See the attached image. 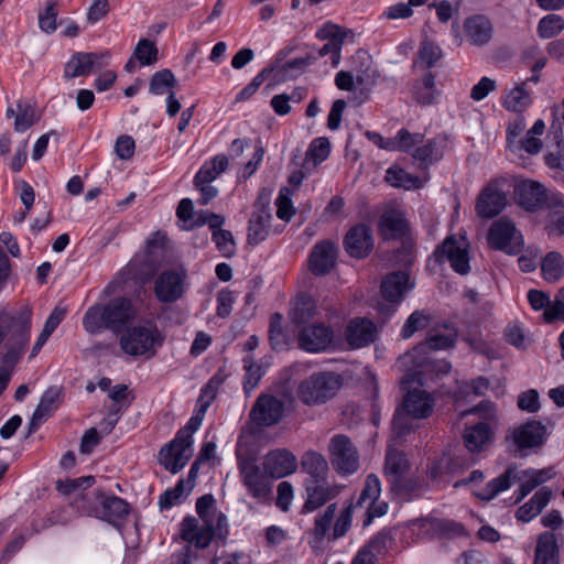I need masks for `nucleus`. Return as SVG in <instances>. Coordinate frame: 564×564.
Instances as JSON below:
<instances>
[{
    "instance_id": "f257e3e1",
    "label": "nucleus",
    "mask_w": 564,
    "mask_h": 564,
    "mask_svg": "<svg viewBox=\"0 0 564 564\" xmlns=\"http://www.w3.org/2000/svg\"><path fill=\"white\" fill-rule=\"evenodd\" d=\"M196 512L202 521L195 517H186L181 522V538L197 549H206L214 538L226 540L228 535L227 517L215 507L213 495H204L196 501Z\"/></svg>"
},
{
    "instance_id": "f03ea898",
    "label": "nucleus",
    "mask_w": 564,
    "mask_h": 564,
    "mask_svg": "<svg viewBox=\"0 0 564 564\" xmlns=\"http://www.w3.org/2000/svg\"><path fill=\"white\" fill-rule=\"evenodd\" d=\"M316 36L321 40H327V43L318 50L313 48L305 55L296 56L286 62L285 58L290 55L293 48L285 47L278 53L274 62L264 70H289L312 66H328L327 61L323 64H317L318 59H323L326 56H329V66L333 68L337 67L340 61V50L345 39L340 28L333 23H326L317 31Z\"/></svg>"
},
{
    "instance_id": "7ed1b4c3",
    "label": "nucleus",
    "mask_w": 564,
    "mask_h": 564,
    "mask_svg": "<svg viewBox=\"0 0 564 564\" xmlns=\"http://www.w3.org/2000/svg\"><path fill=\"white\" fill-rule=\"evenodd\" d=\"M135 317L137 310L131 300L116 297L108 304L90 306L83 317V326L89 334H98L104 328L117 333Z\"/></svg>"
},
{
    "instance_id": "20e7f679",
    "label": "nucleus",
    "mask_w": 564,
    "mask_h": 564,
    "mask_svg": "<svg viewBox=\"0 0 564 564\" xmlns=\"http://www.w3.org/2000/svg\"><path fill=\"white\" fill-rule=\"evenodd\" d=\"M164 343V335L154 324L128 328L120 338V347L129 356L150 359Z\"/></svg>"
},
{
    "instance_id": "39448f33",
    "label": "nucleus",
    "mask_w": 564,
    "mask_h": 564,
    "mask_svg": "<svg viewBox=\"0 0 564 564\" xmlns=\"http://www.w3.org/2000/svg\"><path fill=\"white\" fill-rule=\"evenodd\" d=\"M341 386L334 372H318L305 379L299 387V398L305 404H321L336 395Z\"/></svg>"
},
{
    "instance_id": "423d86ee",
    "label": "nucleus",
    "mask_w": 564,
    "mask_h": 564,
    "mask_svg": "<svg viewBox=\"0 0 564 564\" xmlns=\"http://www.w3.org/2000/svg\"><path fill=\"white\" fill-rule=\"evenodd\" d=\"M329 460L339 475H352L360 466L357 447L345 434H336L328 444Z\"/></svg>"
},
{
    "instance_id": "0eeeda50",
    "label": "nucleus",
    "mask_w": 564,
    "mask_h": 564,
    "mask_svg": "<svg viewBox=\"0 0 564 564\" xmlns=\"http://www.w3.org/2000/svg\"><path fill=\"white\" fill-rule=\"evenodd\" d=\"M434 257L440 263L444 260L449 262L451 268L460 275H466L470 271L469 242L464 236L446 237L435 249Z\"/></svg>"
},
{
    "instance_id": "6e6552de",
    "label": "nucleus",
    "mask_w": 564,
    "mask_h": 564,
    "mask_svg": "<svg viewBox=\"0 0 564 564\" xmlns=\"http://www.w3.org/2000/svg\"><path fill=\"white\" fill-rule=\"evenodd\" d=\"M545 434L546 427L541 422L532 420L510 429L505 442L510 448L524 456L528 449L540 448L543 445Z\"/></svg>"
},
{
    "instance_id": "1a4fd4ad",
    "label": "nucleus",
    "mask_w": 564,
    "mask_h": 564,
    "mask_svg": "<svg viewBox=\"0 0 564 564\" xmlns=\"http://www.w3.org/2000/svg\"><path fill=\"white\" fill-rule=\"evenodd\" d=\"M414 383H417L415 373H404L401 379V388L406 391L403 410L413 419H424L432 413L434 399L425 390L412 387Z\"/></svg>"
},
{
    "instance_id": "9d476101",
    "label": "nucleus",
    "mask_w": 564,
    "mask_h": 564,
    "mask_svg": "<svg viewBox=\"0 0 564 564\" xmlns=\"http://www.w3.org/2000/svg\"><path fill=\"white\" fill-rule=\"evenodd\" d=\"M456 338L457 332L453 326L444 325L442 327H434L429 332L424 343L399 357L398 365L399 367H406L421 355H424L429 349L440 350L449 348L454 346Z\"/></svg>"
},
{
    "instance_id": "9b49d317",
    "label": "nucleus",
    "mask_w": 564,
    "mask_h": 564,
    "mask_svg": "<svg viewBox=\"0 0 564 564\" xmlns=\"http://www.w3.org/2000/svg\"><path fill=\"white\" fill-rule=\"evenodd\" d=\"M335 340L334 329L325 323L306 324L297 334V346L311 354L328 350Z\"/></svg>"
},
{
    "instance_id": "f8f14e48",
    "label": "nucleus",
    "mask_w": 564,
    "mask_h": 564,
    "mask_svg": "<svg viewBox=\"0 0 564 564\" xmlns=\"http://www.w3.org/2000/svg\"><path fill=\"white\" fill-rule=\"evenodd\" d=\"M239 476L249 495L260 502L268 501L271 496V485L265 474L253 459L239 463Z\"/></svg>"
},
{
    "instance_id": "ddd939ff",
    "label": "nucleus",
    "mask_w": 564,
    "mask_h": 564,
    "mask_svg": "<svg viewBox=\"0 0 564 564\" xmlns=\"http://www.w3.org/2000/svg\"><path fill=\"white\" fill-rule=\"evenodd\" d=\"M192 446L193 442L176 435L173 441L161 448L159 453L161 465L172 474L178 473L191 459L193 455Z\"/></svg>"
},
{
    "instance_id": "4468645a",
    "label": "nucleus",
    "mask_w": 564,
    "mask_h": 564,
    "mask_svg": "<svg viewBox=\"0 0 564 564\" xmlns=\"http://www.w3.org/2000/svg\"><path fill=\"white\" fill-rule=\"evenodd\" d=\"M306 500L303 505V512H313L323 507L328 501L335 499L343 487L332 484L327 479H306L304 482Z\"/></svg>"
},
{
    "instance_id": "2eb2a0df",
    "label": "nucleus",
    "mask_w": 564,
    "mask_h": 564,
    "mask_svg": "<svg viewBox=\"0 0 564 564\" xmlns=\"http://www.w3.org/2000/svg\"><path fill=\"white\" fill-rule=\"evenodd\" d=\"M523 245V237L513 220L507 216L496 219V249L507 254H518Z\"/></svg>"
},
{
    "instance_id": "dca6fc26",
    "label": "nucleus",
    "mask_w": 564,
    "mask_h": 564,
    "mask_svg": "<svg viewBox=\"0 0 564 564\" xmlns=\"http://www.w3.org/2000/svg\"><path fill=\"white\" fill-rule=\"evenodd\" d=\"M284 403L272 395H260L250 411V419L259 426H272L283 416Z\"/></svg>"
},
{
    "instance_id": "f3484780",
    "label": "nucleus",
    "mask_w": 564,
    "mask_h": 564,
    "mask_svg": "<svg viewBox=\"0 0 564 564\" xmlns=\"http://www.w3.org/2000/svg\"><path fill=\"white\" fill-rule=\"evenodd\" d=\"M184 272L174 270L163 271L154 284L155 296L163 303L177 301L184 293Z\"/></svg>"
},
{
    "instance_id": "a211bd4d",
    "label": "nucleus",
    "mask_w": 564,
    "mask_h": 564,
    "mask_svg": "<svg viewBox=\"0 0 564 564\" xmlns=\"http://www.w3.org/2000/svg\"><path fill=\"white\" fill-rule=\"evenodd\" d=\"M297 468V458L290 451L279 448L269 452L263 459L267 476L280 479L293 474Z\"/></svg>"
},
{
    "instance_id": "6ab92c4d",
    "label": "nucleus",
    "mask_w": 564,
    "mask_h": 564,
    "mask_svg": "<svg viewBox=\"0 0 564 564\" xmlns=\"http://www.w3.org/2000/svg\"><path fill=\"white\" fill-rule=\"evenodd\" d=\"M400 369L404 373H415L417 384L422 387L430 379L447 375L452 369V365L446 360H434L421 355L415 361L410 362L406 367H400Z\"/></svg>"
},
{
    "instance_id": "aec40b11",
    "label": "nucleus",
    "mask_w": 564,
    "mask_h": 564,
    "mask_svg": "<svg viewBox=\"0 0 564 564\" xmlns=\"http://www.w3.org/2000/svg\"><path fill=\"white\" fill-rule=\"evenodd\" d=\"M514 200L525 210H539L546 205V189L539 182L530 180L520 181L516 187Z\"/></svg>"
},
{
    "instance_id": "412c9836",
    "label": "nucleus",
    "mask_w": 564,
    "mask_h": 564,
    "mask_svg": "<svg viewBox=\"0 0 564 564\" xmlns=\"http://www.w3.org/2000/svg\"><path fill=\"white\" fill-rule=\"evenodd\" d=\"M344 246L352 258H366L373 249L371 229L364 224L356 225L349 229L344 239Z\"/></svg>"
},
{
    "instance_id": "4be33fe9",
    "label": "nucleus",
    "mask_w": 564,
    "mask_h": 564,
    "mask_svg": "<svg viewBox=\"0 0 564 564\" xmlns=\"http://www.w3.org/2000/svg\"><path fill=\"white\" fill-rule=\"evenodd\" d=\"M376 336V325L365 317L352 318L345 329V339L352 349L369 346L375 341Z\"/></svg>"
},
{
    "instance_id": "5701e85b",
    "label": "nucleus",
    "mask_w": 564,
    "mask_h": 564,
    "mask_svg": "<svg viewBox=\"0 0 564 564\" xmlns=\"http://www.w3.org/2000/svg\"><path fill=\"white\" fill-rule=\"evenodd\" d=\"M30 328V313H28L26 316L21 319L17 333L10 337L7 352L2 357V367L12 371L29 344Z\"/></svg>"
},
{
    "instance_id": "b1692460",
    "label": "nucleus",
    "mask_w": 564,
    "mask_h": 564,
    "mask_svg": "<svg viewBox=\"0 0 564 564\" xmlns=\"http://www.w3.org/2000/svg\"><path fill=\"white\" fill-rule=\"evenodd\" d=\"M272 214L265 204H257L248 223V243L257 246L270 235Z\"/></svg>"
},
{
    "instance_id": "393cba45",
    "label": "nucleus",
    "mask_w": 564,
    "mask_h": 564,
    "mask_svg": "<svg viewBox=\"0 0 564 564\" xmlns=\"http://www.w3.org/2000/svg\"><path fill=\"white\" fill-rule=\"evenodd\" d=\"M336 248L329 241H322L314 246L310 259V270L315 275L327 274L336 263Z\"/></svg>"
},
{
    "instance_id": "a878e982",
    "label": "nucleus",
    "mask_w": 564,
    "mask_h": 564,
    "mask_svg": "<svg viewBox=\"0 0 564 564\" xmlns=\"http://www.w3.org/2000/svg\"><path fill=\"white\" fill-rule=\"evenodd\" d=\"M335 84L340 90L367 95L376 84L373 73H337Z\"/></svg>"
},
{
    "instance_id": "bb28decb",
    "label": "nucleus",
    "mask_w": 564,
    "mask_h": 564,
    "mask_svg": "<svg viewBox=\"0 0 564 564\" xmlns=\"http://www.w3.org/2000/svg\"><path fill=\"white\" fill-rule=\"evenodd\" d=\"M464 31L467 40L477 46L488 43L492 34L491 20L482 14H475L464 22Z\"/></svg>"
},
{
    "instance_id": "cd10ccee",
    "label": "nucleus",
    "mask_w": 564,
    "mask_h": 564,
    "mask_svg": "<svg viewBox=\"0 0 564 564\" xmlns=\"http://www.w3.org/2000/svg\"><path fill=\"white\" fill-rule=\"evenodd\" d=\"M109 66V52H78L67 62L65 70H94Z\"/></svg>"
},
{
    "instance_id": "c85d7f7f",
    "label": "nucleus",
    "mask_w": 564,
    "mask_h": 564,
    "mask_svg": "<svg viewBox=\"0 0 564 564\" xmlns=\"http://www.w3.org/2000/svg\"><path fill=\"white\" fill-rule=\"evenodd\" d=\"M59 390L55 387L48 388L42 395L31 421L29 423V434L34 433L43 421L58 408Z\"/></svg>"
},
{
    "instance_id": "c756f323",
    "label": "nucleus",
    "mask_w": 564,
    "mask_h": 564,
    "mask_svg": "<svg viewBox=\"0 0 564 564\" xmlns=\"http://www.w3.org/2000/svg\"><path fill=\"white\" fill-rule=\"evenodd\" d=\"M411 288L406 273L392 272L383 279L381 294L389 302H399Z\"/></svg>"
},
{
    "instance_id": "7c9ffc66",
    "label": "nucleus",
    "mask_w": 564,
    "mask_h": 564,
    "mask_svg": "<svg viewBox=\"0 0 564 564\" xmlns=\"http://www.w3.org/2000/svg\"><path fill=\"white\" fill-rule=\"evenodd\" d=\"M101 506V518L110 523L124 518L129 513L128 503L116 496H105L104 492H96Z\"/></svg>"
},
{
    "instance_id": "2f4dec72",
    "label": "nucleus",
    "mask_w": 564,
    "mask_h": 564,
    "mask_svg": "<svg viewBox=\"0 0 564 564\" xmlns=\"http://www.w3.org/2000/svg\"><path fill=\"white\" fill-rule=\"evenodd\" d=\"M389 536L379 533L362 546L351 561V564H377V555L387 550Z\"/></svg>"
},
{
    "instance_id": "473e14b6",
    "label": "nucleus",
    "mask_w": 564,
    "mask_h": 564,
    "mask_svg": "<svg viewBox=\"0 0 564 564\" xmlns=\"http://www.w3.org/2000/svg\"><path fill=\"white\" fill-rule=\"evenodd\" d=\"M534 564H558V549L553 533L545 532L539 536Z\"/></svg>"
},
{
    "instance_id": "72a5a7b5",
    "label": "nucleus",
    "mask_w": 564,
    "mask_h": 564,
    "mask_svg": "<svg viewBox=\"0 0 564 564\" xmlns=\"http://www.w3.org/2000/svg\"><path fill=\"white\" fill-rule=\"evenodd\" d=\"M409 469L406 456L395 449H390L386 456L384 475L390 486L399 484L398 481L405 476Z\"/></svg>"
},
{
    "instance_id": "f704fd0d",
    "label": "nucleus",
    "mask_w": 564,
    "mask_h": 564,
    "mask_svg": "<svg viewBox=\"0 0 564 564\" xmlns=\"http://www.w3.org/2000/svg\"><path fill=\"white\" fill-rule=\"evenodd\" d=\"M552 497V490L547 488H541L539 491L534 494L531 500L523 506H521L516 513V517L519 521L528 522L543 510V508L549 503Z\"/></svg>"
},
{
    "instance_id": "c9c22d12",
    "label": "nucleus",
    "mask_w": 564,
    "mask_h": 564,
    "mask_svg": "<svg viewBox=\"0 0 564 564\" xmlns=\"http://www.w3.org/2000/svg\"><path fill=\"white\" fill-rule=\"evenodd\" d=\"M6 117L14 118V130L19 133L30 129L39 120L35 109L30 105H23L21 102L17 104V108L8 107Z\"/></svg>"
},
{
    "instance_id": "e433bc0d",
    "label": "nucleus",
    "mask_w": 564,
    "mask_h": 564,
    "mask_svg": "<svg viewBox=\"0 0 564 564\" xmlns=\"http://www.w3.org/2000/svg\"><path fill=\"white\" fill-rule=\"evenodd\" d=\"M438 93L440 91L435 84V77L432 73H425L412 87V96L414 100L423 106L432 105Z\"/></svg>"
},
{
    "instance_id": "4c0bfd02",
    "label": "nucleus",
    "mask_w": 564,
    "mask_h": 564,
    "mask_svg": "<svg viewBox=\"0 0 564 564\" xmlns=\"http://www.w3.org/2000/svg\"><path fill=\"white\" fill-rule=\"evenodd\" d=\"M302 469L310 475L307 479H327L329 471L326 458L314 451L306 452L301 460Z\"/></svg>"
},
{
    "instance_id": "58836bf2",
    "label": "nucleus",
    "mask_w": 564,
    "mask_h": 564,
    "mask_svg": "<svg viewBox=\"0 0 564 564\" xmlns=\"http://www.w3.org/2000/svg\"><path fill=\"white\" fill-rule=\"evenodd\" d=\"M317 315L315 300L307 295H299L293 304L290 317L295 324H306Z\"/></svg>"
},
{
    "instance_id": "ea45409f",
    "label": "nucleus",
    "mask_w": 564,
    "mask_h": 564,
    "mask_svg": "<svg viewBox=\"0 0 564 564\" xmlns=\"http://www.w3.org/2000/svg\"><path fill=\"white\" fill-rule=\"evenodd\" d=\"M398 482L399 484L392 485L391 489L399 497L406 500L420 497L427 489V484L419 476H404Z\"/></svg>"
},
{
    "instance_id": "a19ab883",
    "label": "nucleus",
    "mask_w": 564,
    "mask_h": 564,
    "mask_svg": "<svg viewBox=\"0 0 564 564\" xmlns=\"http://www.w3.org/2000/svg\"><path fill=\"white\" fill-rule=\"evenodd\" d=\"M443 141L429 140L426 144L414 149L412 156L422 166H429L443 158Z\"/></svg>"
},
{
    "instance_id": "79ce46f5",
    "label": "nucleus",
    "mask_w": 564,
    "mask_h": 564,
    "mask_svg": "<svg viewBox=\"0 0 564 564\" xmlns=\"http://www.w3.org/2000/svg\"><path fill=\"white\" fill-rule=\"evenodd\" d=\"M227 166L228 158L224 154L216 155L199 169L194 180L199 184L212 183L227 169Z\"/></svg>"
},
{
    "instance_id": "37998d69",
    "label": "nucleus",
    "mask_w": 564,
    "mask_h": 564,
    "mask_svg": "<svg viewBox=\"0 0 564 564\" xmlns=\"http://www.w3.org/2000/svg\"><path fill=\"white\" fill-rule=\"evenodd\" d=\"M519 182L513 176H500L496 180V216L507 206L509 197L516 196V187Z\"/></svg>"
},
{
    "instance_id": "c03bdc74",
    "label": "nucleus",
    "mask_w": 564,
    "mask_h": 564,
    "mask_svg": "<svg viewBox=\"0 0 564 564\" xmlns=\"http://www.w3.org/2000/svg\"><path fill=\"white\" fill-rule=\"evenodd\" d=\"M490 436V427L487 423L480 422L466 430L464 441L469 452H479Z\"/></svg>"
},
{
    "instance_id": "a18cd8bd",
    "label": "nucleus",
    "mask_w": 564,
    "mask_h": 564,
    "mask_svg": "<svg viewBox=\"0 0 564 564\" xmlns=\"http://www.w3.org/2000/svg\"><path fill=\"white\" fill-rule=\"evenodd\" d=\"M490 388V381L485 377H478L470 382H464L456 392V402L471 401L473 397L484 395Z\"/></svg>"
},
{
    "instance_id": "49530a36",
    "label": "nucleus",
    "mask_w": 564,
    "mask_h": 564,
    "mask_svg": "<svg viewBox=\"0 0 564 564\" xmlns=\"http://www.w3.org/2000/svg\"><path fill=\"white\" fill-rule=\"evenodd\" d=\"M380 226L383 232L391 237L402 236L406 231V220L397 210L386 212L381 217Z\"/></svg>"
},
{
    "instance_id": "de8ad7c7",
    "label": "nucleus",
    "mask_w": 564,
    "mask_h": 564,
    "mask_svg": "<svg viewBox=\"0 0 564 564\" xmlns=\"http://www.w3.org/2000/svg\"><path fill=\"white\" fill-rule=\"evenodd\" d=\"M442 50L432 42H423L417 52L415 64L420 68L437 67V62L442 58Z\"/></svg>"
},
{
    "instance_id": "09e8293b",
    "label": "nucleus",
    "mask_w": 564,
    "mask_h": 564,
    "mask_svg": "<svg viewBox=\"0 0 564 564\" xmlns=\"http://www.w3.org/2000/svg\"><path fill=\"white\" fill-rule=\"evenodd\" d=\"M158 47L153 41L142 39L133 50V57L141 67L152 66L158 61Z\"/></svg>"
},
{
    "instance_id": "8fccbe9b",
    "label": "nucleus",
    "mask_w": 564,
    "mask_h": 564,
    "mask_svg": "<svg viewBox=\"0 0 564 564\" xmlns=\"http://www.w3.org/2000/svg\"><path fill=\"white\" fill-rule=\"evenodd\" d=\"M210 404L212 403H209L208 401L198 398V408L196 410V413L189 419L187 425L181 429L176 435L181 436L186 441L193 442V433L200 426L205 413Z\"/></svg>"
},
{
    "instance_id": "3c124183",
    "label": "nucleus",
    "mask_w": 564,
    "mask_h": 564,
    "mask_svg": "<svg viewBox=\"0 0 564 564\" xmlns=\"http://www.w3.org/2000/svg\"><path fill=\"white\" fill-rule=\"evenodd\" d=\"M564 29V20L558 14H547L542 18L538 25V34L542 39H551L560 34Z\"/></svg>"
},
{
    "instance_id": "603ef678",
    "label": "nucleus",
    "mask_w": 564,
    "mask_h": 564,
    "mask_svg": "<svg viewBox=\"0 0 564 564\" xmlns=\"http://www.w3.org/2000/svg\"><path fill=\"white\" fill-rule=\"evenodd\" d=\"M562 256L558 252H549L542 262V273L546 281H557L563 274Z\"/></svg>"
},
{
    "instance_id": "864d4df0",
    "label": "nucleus",
    "mask_w": 564,
    "mask_h": 564,
    "mask_svg": "<svg viewBox=\"0 0 564 564\" xmlns=\"http://www.w3.org/2000/svg\"><path fill=\"white\" fill-rule=\"evenodd\" d=\"M477 215L482 219H490L494 217V187L489 182L480 192L476 202Z\"/></svg>"
},
{
    "instance_id": "5fc2aeb1",
    "label": "nucleus",
    "mask_w": 564,
    "mask_h": 564,
    "mask_svg": "<svg viewBox=\"0 0 564 564\" xmlns=\"http://www.w3.org/2000/svg\"><path fill=\"white\" fill-rule=\"evenodd\" d=\"M336 509V503H330L323 513L316 517L313 529V535L316 541L321 542L329 532Z\"/></svg>"
},
{
    "instance_id": "6e6d98bb",
    "label": "nucleus",
    "mask_w": 564,
    "mask_h": 564,
    "mask_svg": "<svg viewBox=\"0 0 564 564\" xmlns=\"http://www.w3.org/2000/svg\"><path fill=\"white\" fill-rule=\"evenodd\" d=\"M386 181L394 187H403L406 189L416 187L417 177L412 176L406 171L397 167H390L387 171Z\"/></svg>"
},
{
    "instance_id": "4d7b16f0",
    "label": "nucleus",
    "mask_w": 564,
    "mask_h": 564,
    "mask_svg": "<svg viewBox=\"0 0 564 564\" xmlns=\"http://www.w3.org/2000/svg\"><path fill=\"white\" fill-rule=\"evenodd\" d=\"M330 152V143L327 138H316L312 141L306 152V161H313L314 165L325 161Z\"/></svg>"
},
{
    "instance_id": "13d9d810",
    "label": "nucleus",
    "mask_w": 564,
    "mask_h": 564,
    "mask_svg": "<svg viewBox=\"0 0 564 564\" xmlns=\"http://www.w3.org/2000/svg\"><path fill=\"white\" fill-rule=\"evenodd\" d=\"M269 339L274 350L283 349L286 344V338L282 327V315L279 313H274L271 317Z\"/></svg>"
},
{
    "instance_id": "bf43d9fd",
    "label": "nucleus",
    "mask_w": 564,
    "mask_h": 564,
    "mask_svg": "<svg viewBox=\"0 0 564 564\" xmlns=\"http://www.w3.org/2000/svg\"><path fill=\"white\" fill-rule=\"evenodd\" d=\"M523 85L517 86L514 89L510 91L505 100V106L507 109L521 112L524 108H527L530 104V96L524 90Z\"/></svg>"
},
{
    "instance_id": "052dcab7",
    "label": "nucleus",
    "mask_w": 564,
    "mask_h": 564,
    "mask_svg": "<svg viewBox=\"0 0 564 564\" xmlns=\"http://www.w3.org/2000/svg\"><path fill=\"white\" fill-rule=\"evenodd\" d=\"M177 84L176 78L174 77V73H154L151 83H150V91L156 95H162L171 91Z\"/></svg>"
},
{
    "instance_id": "680f3d73",
    "label": "nucleus",
    "mask_w": 564,
    "mask_h": 564,
    "mask_svg": "<svg viewBox=\"0 0 564 564\" xmlns=\"http://www.w3.org/2000/svg\"><path fill=\"white\" fill-rule=\"evenodd\" d=\"M227 376L228 375L225 369L219 368L218 371L209 379L207 384L202 389L199 398L212 403L218 393V389L225 382Z\"/></svg>"
},
{
    "instance_id": "e2e57ef3",
    "label": "nucleus",
    "mask_w": 564,
    "mask_h": 564,
    "mask_svg": "<svg viewBox=\"0 0 564 564\" xmlns=\"http://www.w3.org/2000/svg\"><path fill=\"white\" fill-rule=\"evenodd\" d=\"M380 490L381 486L379 478L375 474L368 475L356 506L361 507L367 501L372 502L373 500H377L379 498Z\"/></svg>"
},
{
    "instance_id": "0e129e2a",
    "label": "nucleus",
    "mask_w": 564,
    "mask_h": 564,
    "mask_svg": "<svg viewBox=\"0 0 564 564\" xmlns=\"http://www.w3.org/2000/svg\"><path fill=\"white\" fill-rule=\"evenodd\" d=\"M212 239L224 257L229 258L235 254L234 236L229 230H215L212 235Z\"/></svg>"
},
{
    "instance_id": "69168bd1",
    "label": "nucleus",
    "mask_w": 564,
    "mask_h": 564,
    "mask_svg": "<svg viewBox=\"0 0 564 564\" xmlns=\"http://www.w3.org/2000/svg\"><path fill=\"white\" fill-rule=\"evenodd\" d=\"M429 325V318L420 311L413 312L405 321L401 336L406 339L410 338L416 330L423 329Z\"/></svg>"
},
{
    "instance_id": "338daca9",
    "label": "nucleus",
    "mask_w": 564,
    "mask_h": 564,
    "mask_svg": "<svg viewBox=\"0 0 564 564\" xmlns=\"http://www.w3.org/2000/svg\"><path fill=\"white\" fill-rule=\"evenodd\" d=\"M95 482V478L93 476H84L75 479H65L56 481V489L63 494L68 495L75 491L78 488H88Z\"/></svg>"
},
{
    "instance_id": "774afa93",
    "label": "nucleus",
    "mask_w": 564,
    "mask_h": 564,
    "mask_svg": "<svg viewBox=\"0 0 564 564\" xmlns=\"http://www.w3.org/2000/svg\"><path fill=\"white\" fill-rule=\"evenodd\" d=\"M404 410L397 411L392 420V434L394 437H403L413 430V424Z\"/></svg>"
}]
</instances>
